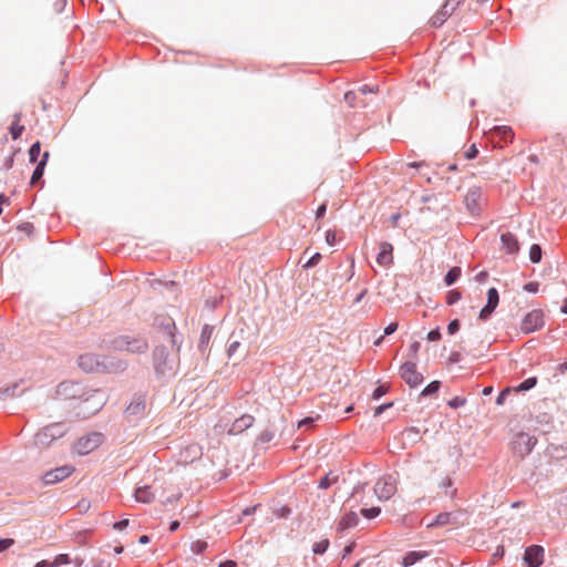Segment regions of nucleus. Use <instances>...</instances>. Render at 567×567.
<instances>
[{
  "instance_id": "obj_64",
  "label": "nucleus",
  "mask_w": 567,
  "mask_h": 567,
  "mask_svg": "<svg viewBox=\"0 0 567 567\" xmlns=\"http://www.w3.org/2000/svg\"><path fill=\"white\" fill-rule=\"evenodd\" d=\"M92 567H111V563L105 559H93Z\"/></svg>"
},
{
  "instance_id": "obj_14",
  "label": "nucleus",
  "mask_w": 567,
  "mask_h": 567,
  "mask_svg": "<svg viewBox=\"0 0 567 567\" xmlns=\"http://www.w3.org/2000/svg\"><path fill=\"white\" fill-rule=\"evenodd\" d=\"M526 567H539L544 563V548L540 545L528 546L523 556Z\"/></svg>"
},
{
  "instance_id": "obj_26",
  "label": "nucleus",
  "mask_w": 567,
  "mask_h": 567,
  "mask_svg": "<svg viewBox=\"0 0 567 567\" xmlns=\"http://www.w3.org/2000/svg\"><path fill=\"white\" fill-rule=\"evenodd\" d=\"M492 135L493 137L498 138V142L504 143L512 142L514 138V132L512 127L505 125L494 126L492 128Z\"/></svg>"
},
{
  "instance_id": "obj_13",
  "label": "nucleus",
  "mask_w": 567,
  "mask_h": 567,
  "mask_svg": "<svg viewBox=\"0 0 567 567\" xmlns=\"http://www.w3.org/2000/svg\"><path fill=\"white\" fill-rule=\"evenodd\" d=\"M74 470L75 468L72 465H63L52 468L43 474L42 482L44 485L56 484L69 477L74 472Z\"/></svg>"
},
{
  "instance_id": "obj_55",
  "label": "nucleus",
  "mask_w": 567,
  "mask_h": 567,
  "mask_svg": "<svg viewBox=\"0 0 567 567\" xmlns=\"http://www.w3.org/2000/svg\"><path fill=\"white\" fill-rule=\"evenodd\" d=\"M477 155H478V148H477L476 144H472L465 153V158L471 161V159L476 158Z\"/></svg>"
},
{
  "instance_id": "obj_16",
  "label": "nucleus",
  "mask_w": 567,
  "mask_h": 567,
  "mask_svg": "<svg viewBox=\"0 0 567 567\" xmlns=\"http://www.w3.org/2000/svg\"><path fill=\"white\" fill-rule=\"evenodd\" d=\"M78 363L84 372H100L101 355L96 353H84L79 357Z\"/></svg>"
},
{
  "instance_id": "obj_29",
  "label": "nucleus",
  "mask_w": 567,
  "mask_h": 567,
  "mask_svg": "<svg viewBox=\"0 0 567 567\" xmlns=\"http://www.w3.org/2000/svg\"><path fill=\"white\" fill-rule=\"evenodd\" d=\"M359 524V517L355 512H348L340 520L338 529L346 530L355 527Z\"/></svg>"
},
{
  "instance_id": "obj_34",
  "label": "nucleus",
  "mask_w": 567,
  "mask_h": 567,
  "mask_svg": "<svg viewBox=\"0 0 567 567\" xmlns=\"http://www.w3.org/2000/svg\"><path fill=\"white\" fill-rule=\"evenodd\" d=\"M43 175H44V169L35 166V168L33 169V173L31 175L30 185L31 186H38V185L43 186V184H44Z\"/></svg>"
},
{
  "instance_id": "obj_1",
  "label": "nucleus",
  "mask_w": 567,
  "mask_h": 567,
  "mask_svg": "<svg viewBox=\"0 0 567 567\" xmlns=\"http://www.w3.org/2000/svg\"><path fill=\"white\" fill-rule=\"evenodd\" d=\"M69 431L65 422H55L42 427L34 436V444L41 447H49L53 442L63 437Z\"/></svg>"
},
{
  "instance_id": "obj_54",
  "label": "nucleus",
  "mask_w": 567,
  "mask_h": 567,
  "mask_svg": "<svg viewBox=\"0 0 567 567\" xmlns=\"http://www.w3.org/2000/svg\"><path fill=\"white\" fill-rule=\"evenodd\" d=\"M509 393H511V389H509V388L503 389V390L498 393V395H497V398H496V401H495V402H496V404H497V405H503V404H504V402H505V400H506V399H507V396L509 395Z\"/></svg>"
},
{
  "instance_id": "obj_25",
  "label": "nucleus",
  "mask_w": 567,
  "mask_h": 567,
  "mask_svg": "<svg viewBox=\"0 0 567 567\" xmlns=\"http://www.w3.org/2000/svg\"><path fill=\"white\" fill-rule=\"evenodd\" d=\"M429 551H422V550H411L408 551L403 558H402V566L403 567H411L415 565L416 563L421 561L422 559L429 557Z\"/></svg>"
},
{
  "instance_id": "obj_45",
  "label": "nucleus",
  "mask_w": 567,
  "mask_h": 567,
  "mask_svg": "<svg viewBox=\"0 0 567 567\" xmlns=\"http://www.w3.org/2000/svg\"><path fill=\"white\" fill-rule=\"evenodd\" d=\"M461 298H462V293L457 289L449 290L446 293V303L449 306H453L456 302H458L461 300Z\"/></svg>"
},
{
  "instance_id": "obj_56",
  "label": "nucleus",
  "mask_w": 567,
  "mask_h": 567,
  "mask_svg": "<svg viewBox=\"0 0 567 567\" xmlns=\"http://www.w3.org/2000/svg\"><path fill=\"white\" fill-rule=\"evenodd\" d=\"M523 289L529 293H536L539 289V284L537 281H529L523 286Z\"/></svg>"
},
{
  "instance_id": "obj_18",
  "label": "nucleus",
  "mask_w": 567,
  "mask_h": 567,
  "mask_svg": "<svg viewBox=\"0 0 567 567\" xmlns=\"http://www.w3.org/2000/svg\"><path fill=\"white\" fill-rule=\"evenodd\" d=\"M482 197V189L480 187H472L465 196V205L472 215L480 214V200Z\"/></svg>"
},
{
  "instance_id": "obj_32",
  "label": "nucleus",
  "mask_w": 567,
  "mask_h": 567,
  "mask_svg": "<svg viewBox=\"0 0 567 567\" xmlns=\"http://www.w3.org/2000/svg\"><path fill=\"white\" fill-rule=\"evenodd\" d=\"M19 390V384L18 383H14L10 386H7V388H1L0 389V400H6L8 398H14V396H19L22 391L18 392Z\"/></svg>"
},
{
  "instance_id": "obj_41",
  "label": "nucleus",
  "mask_w": 567,
  "mask_h": 567,
  "mask_svg": "<svg viewBox=\"0 0 567 567\" xmlns=\"http://www.w3.org/2000/svg\"><path fill=\"white\" fill-rule=\"evenodd\" d=\"M72 563V558L69 554H59L54 557L52 564V567H60L63 565H69Z\"/></svg>"
},
{
  "instance_id": "obj_35",
  "label": "nucleus",
  "mask_w": 567,
  "mask_h": 567,
  "mask_svg": "<svg viewBox=\"0 0 567 567\" xmlns=\"http://www.w3.org/2000/svg\"><path fill=\"white\" fill-rule=\"evenodd\" d=\"M441 389V382L440 381H432L430 382L421 392L422 396H432L436 394Z\"/></svg>"
},
{
  "instance_id": "obj_15",
  "label": "nucleus",
  "mask_w": 567,
  "mask_h": 567,
  "mask_svg": "<svg viewBox=\"0 0 567 567\" xmlns=\"http://www.w3.org/2000/svg\"><path fill=\"white\" fill-rule=\"evenodd\" d=\"M100 372L121 373L126 370L127 362L115 357L101 355Z\"/></svg>"
},
{
  "instance_id": "obj_60",
  "label": "nucleus",
  "mask_w": 567,
  "mask_h": 567,
  "mask_svg": "<svg viewBox=\"0 0 567 567\" xmlns=\"http://www.w3.org/2000/svg\"><path fill=\"white\" fill-rule=\"evenodd\" d=\"M49 157H50V153L48 151H45L41 158L35 162L37 163V166L44 169L47 164H48V161H49Z\"/></svg>"
},
{
  "instance_id": "obj_39",
  "label": "nucleus",
  "mask_w": 567,
  "mask_h": 567,
  "mask_svg": "<svg viewBox=\"0 0 567 567\" xmlns=\"http://www.w3.org/2000/svg\"><path fill=\"white\" fill-rule=\"evenodd\" d=\"M235 332H233L229 337V344L227 348V355L229 358L234 357L238 348L240 347V341L238 339H235Z\"/></svg>"
},
{
  "instance_id": "obj_7",
  "label": "nucleus",
  "mask_w": 567,
  "mask_h": 567,
  "mask_svg": "<svg viewBox=\"0 0 567 567\" xmlns=\"http://www.w3.org/2000/svg\"><path fill=\"white\" fill-rule=\"evenodd\" d=\"M400 377L410 388H416L424 381L422 373L416 371V362L413 360H406L401 364Z\"/></svg>"
},
{
  "instance_id": "obj_21",
  "label": "nucleus",
  "mask_w": 567,
  "mask_h": 567,
  "mask_svg": "<svg viewBox=\"0 0 567 567\" xmlns=\"http://www.w3.org/2000/svg\"><path fill=\"white\" fill-rule=\"evenodd\" d=\"M530 427L540 434L549 433L553 425L548 414L543 413L530 420Z\"/></svg>"
},
{
  "instance_id": "obj_51",
  "label": "nucleus",
  "mask_w": 567,
  "mask_h": 567,
  "mask_svg": "<svg viewBox=\"0 0 567 567\" xmlns=\"http://www.w3.org/2000/svg\"><path fill=\"white\" fill-rule=\"evenodd\" d=\"M461 329V321L458 319H453L447 324L449 334H455Z\"/></svg>"
},
{
  "instance_id": "obj_59",
  "label": "nucleus",
  "mask_w": 567,
  "mask_h": 567,
  "mask_svg": "<svg viewBox=\"0 0 567 567\" xmlns=\"http://www.w3.org/2000/svg\"><path fill=\"white\" fill-rule=\"evenodd\" d=\"M324 238H326V243L329 246H334L336 245L337 236H336V233L333 230H331V229L327 230Z\"/></svg>"
},
{
  "instance_id": "obj_50",
  "label": "nucleus",
  "mask_w": 567,
  "mask_h": 567,
  "mask_svg": "<svg viewBox=\"0 0 567 567\" xmlns=\"http://www.w3.org/2000/svg\"><path fill=\"white\" fill-rule=\"evenodd\" d=\"M465 403H466V399L465 398H463V396H454V398H452L447 402V405L451 409H458V408L463 406Z\"/></svg>"
},
{
  "instance_id": "obj_22",
  "label": "nucleus",
  "mask_w": 567,
  "mask_h": 567,
  "mask_svg": "<svg viewBox=\"0 0 567 567\" xmlns=\"http://www.w3.org/2000/svg\"><path fill=\"white\" fill-rule=\"evenodd\" d=\"M255 417L250 414H244L240 417L236 419L228 433L229 434H239L245 430L249 429L254 424Z\"/></svg>"
},
{
  "instance_id": "obj_9",
  "label": "nucleus",
  "mask_w": 567,
  "mask_h": 567,
  "mask_svg": "<svg viewBox=\"0 0 567 567\" xmlns=\"http://www.w3.org/2000/svg\"><path fill=\"white\" fill-rule=\"evenodd\" d=\"M103 442V435L99 432H92L78 440L75 444V451L80 455H87L95 449H97Z\"/></svg>"
},
{
  "instance_id": "obj_8",
  "label": "nucleus",
  "mask_w": 567,
  "mask_h": 567,
  "mask_svg": "<svg viewBox=\"0 0 567 567\" xmlns=\"http://www.w3.org/2000/svg\"><path fill=\"white\" fill-rule=\"evenodd\" d=\"M395 492V480L391 475L380 477L374 485V494L381 502L390 499Z\"/></svg>"
},
{
  "instance_id": "obj_38",
  "label": "nucleus",
  "mask_w": 567,
  "mask_h": 567,
  "mask_svg": "<svg viewBox=\"0 0 567 567\" xmlns=\"http://www.w3.org/2000/svg\"><path fill=\"white\" fill-rule=\"evenodd\" d=\"M536 384H537V378L529 377L518 384L517 390L522 391V392L529 391L533 388H535Z\"/></svg>"
},
{
  "instance_id": "obj_48",
  "label": "nucleus",
  "mask_w": 567,
  "mask_h": 567,
  "mask_svg": "<svg viewBox=\"0 0 567 567\" xmlns=\"http://www.w3.org/2000/svg\"><path fill=\"white\" fill-rule=\"evenodd\" d=\"M389 388L384 384L378 385L372 392L373 400H380L383 395L386 394Z\"/></svg>"
},
{
  "instance_id": "obj_37",
  "label": "nucleus",
  "mask_w": 567,
  "mask_h": 567,
  "mask_svg": "<svg viewBox=\"0 0 567 567\" xmlns=\"http://www.w3.org/2000/svg\"><path fill=\"white\" fill-rule=\"evenodd\" d=\"M41 153V143L39 141L31 144L29 148V161L30 163H35Z\"/></svg>"
},
{
  "instance_id": "obj_31",
  "label": "nucleus",
  "mask_w": 567,
  "mask_h": 567,
  "mask_svg": "<svg viewBox=\"0 0 567 567\" xmlns=\"http://www.w3.org/2000/svg\"><path fill=\"white\" fill-rule=\"evenodd\" d=\"M339 481V475L334 474L332 471L322 476L318 482V487L321 489H327L331 485L336 484Z\"/></svg>"
},
{
  "instance_id": "obj_62",
  "label": "nucleus",
  "mask_w": 567,
  "mask_h": 567,
  "mask_svg": "<svg viewBox=\"0 0 567 567\" xmlns=\"http://www.w3.org/2000/svg\"><path fill=\"white\" fill-rule=\"evenodd\" d=\"M398 322L393 321V322H390L385 328H384V331H383V334L386 337V336H391L393 334L396 330H398Z\"/></svg>"
},
{
  "instance_id": "obj_2",
  "label": "nucleus",
  "mask_w": 567,
  "mask_h": 567,
  "mask_svg": "<svg viewBox=\"0 0 567 567\" xmlns=\"http://www.w3.org/2000/svg\"><path fill=\"white\" fill-rule=\"evenodd\" d=\"M537 442L538 441L536 436L530 435L527 432L520 431L516 433L515 436L513 437L511 446L514 455L524 458L525 456L532 453Z\"/></svg>"
},
{
  "instance_id": "obj_28",
  "label": "nucleus",
  "mask_w": 567,
  "mask_h": 567,
  "mask_svg": "<svg viewBox=\"0 0 567 567\" xmlns=\"http://www.w3.org/2000/svg\"><path fill=\"white\" fill-rule=\"evenodd\" d=\"M134 497L137 502L151 503L154 498V494L152 493L150 485H144L135 488Z\"/></svg>"
},
{
  "instance_id": "obj_27",
  "label": "nucleus",
  "mask_w": 567,
  "mask_h": 567,
  "mask_svg": "<svg viewBox=\"0 0 567 567\" xmlns=\"http://www.w3.org/2000/svg\"><path fill=\"white\" fill-rule=\"evenodd\" d=\"M83 401L85 403H89V402L93 401L94 404H93L92 413H96L104 405V403L106 401V398H105V394H104V392L102 390H94L92 392V394L86 396Z\"/></svg>"
},
{
  "instance_id": "obj_36",
  "label": "nucleus",
  "mask_w": 567,
  "mask_h": 567,
  "mask_svg": "<svg viewBox=\"0 0 567 567\" xmlns=\"http://www.w3.org/2000/svg\"><path fill=\"white\" fill-rule=\"evenodd\" d=\"M330 542L328 538L321 539L312 545V553L315 555H323L328 550Z\"/></svg>"
},
{
  "instance_id": "obj_40",
  "label": "nucleus",
  "mask_w": 567,
  "mask_h": 567,
  "mask_svg": "<svg viewBox=\"0 0 567 567\" xmlns=\"http://www.w3.org/2000/svg\"><path fill=\"white\" fill-rule=\"evenodd\" d=\"M360 513L364 518L373 519L380 515L381 508L379 506H371L368 508H362Z\"/></svg>"
},
{
  "instance_id": "obj_33",
  "label": "nucleus",
  "mask_w": 567,
  "mask_h": 567,
  "mask_svg": "<svg viewBox=\"0 0 567 567\" xmlns=\"http://www.w3.org/2000/svg\"><path fill=\"white\" fill-rule=\"evenodd\" d=\"M542 257H543V250H542L540 245L533 244L529 248V260L533 264H538V262H540Z\"/></svg>"
},
{
  "instance_id": "obj_20",
  "label": "nucleus",
  "mask_w": 567,
  "mask_h": 567,
  "mask_svg": "<svg viewBox=\"0 0 567 567\" xmlns=\"http://www.w3.org/2000/svg\"><path fill=\"white\" fill-rule=\"evenodd\" d=\"M502 248L509 255H517L519 252V243L517 237L511 233L506 231L501 235Z\"/></svg>"
},
{
  "instance_id": "obj_24",
  "label": "nucleus",
  "mask_w": 567,
  "mask_h": 567,
  "mask_svg": "<svg viewBox=\"0 0 567 567\" xmlns=\"http://www.w3.org/2000/svg\"><path fill=\"white\" fill-rule=\"evenodd\" d=\"M450 524H457V519L453 513L442 512L436 517L426 525L427 528L442 527Z\"/></svg>"
},
{
  "instance_id": "obj_10",
  "label": "nucleus",
  "mask_w": 567,
  "mask_h": 567,
  "mask_svg": "<svg viewBox=\"0 0 567 567\" xmlns=\"http://www.w3.org/2000/svg\"><path fill=\"white\" fill-rule=\"evenodd\" d=\"M56 396L61 400L81 399L83 388L79 382L63 381L56 386Z\"/></svg>"
},
{
  "instance_id": "obj_47",
  "label": "nucleus",
  "mask_w": 567,
  "mask_h": 567,
  "mask_svg": "<svg viewBox=\"0 0 567 567\" xmlns=\"http://www.w3.org/2000/svg\"><path fill=\"white\" fill-rule=\"evenodd\" d=\"M24 131V126L20 125L18 123H12L9 127L10 135L12 140H18L21 137L22 133Z\"/></svg>"
},
{
  "instance_id": "obj_23",
  "label": "nucleus",
  "mask_w": 567,
  "mask_h": 567,
  "mask_svg": "<svg viewBox=\"0 0 567 567\" xmlns=\"http://www.w3.org/2000/svg\"><path fill=\"white\" fill-rule=\"evenodd\" d=\"M215 327L210 324H204L200 331L199 340H198V351L202 355H205L208 351L209 341L213 334Z\"/></svg>"
},
{
  "instance_id": "obj_49",
  "label": "nucleus",
  "mask_w": 567,
  "mask_h": 567,
  "mask_svg": "<svg viewBox=\"0 0 567 567\" xmlns=\"http://www.w3.org/2000/svg\"><path fill=\"white\" fill-rule=\"evenodd\" d=\"M320 260H321V254L316 252L306 261V264L303 265V268H306V269L313 268L315 266H317L319 264Z\"/></svg>"
},
{
  "instance_id": "obj_17",
  "label": "nucleus",
  "mask_w": 567,
  "mask_h": 567,
  "mask_svg": "<svg viewBox=\"0 0 567 567\" xmlns=\"http://www.w3.org/2000/svg\"><path fill=\"white\" fill-rule=\"evenodd\" d=\"M461 2L462 0H458L455 6L451 7L450 0L445 1L441 9L431 18V25L440 28Z\"/></svg>"
},
{
  "instance_id": "obj_6",
  "label": "nucleus",
  "mask_w": 567,
  "mask_h": 567,
  "mask_svg": "<svg viewBox=\"0 0 567 567\" xmlns=\"http://www.w3.org/2000/svg\"><path fill=\"white\" fill-rule=\"evenodd\" d=\"M544 324L545 320L543 310L534 309L524 316L520 322V331L524 334H529L540 330L544 327Z\"/></svg>"
},
{
  "instance_id": "obj_44",
  "label": "nucleus",
  "mask_w": 567,
  "mask_h": 567,
  "mask_svg": "<svg viewBox=\"0 0 567 567\" xmlns=\"http://www.w3.org/2000/svg\"><path fill=\"white\" fill-rule=\"evenodd\" d=\"M496 308H497V307H494V306H491V305H487V303H486V305L481 309V311H480V313H478V319H480L481 321H487V320L492 317V315L494 313V311H495V309H496Z\"/></svg>"
},
{
  "instance_id": "obj_30",
  "label": "nucleus",
  "mask_w": 567,
  "mask_h": 567,
  "mask_svg": "<svg viewBox=\"0 0 567 567\" xmlns=\"http://www.w3.org/2000/svg\"><path fill=\"white\" fill-rule=\"evenodd\" d=\"M462 270L460 267L455 266L447 270V272L444 276V284L450 287L453 286L461 277Z\"/></svg>"
},
{
  "instance_id": "obj_63",
  "label": "nucleus",
  "mask_w": 567,
  "mask_h": 567,
  "mask_svg": "<svg viewBox=\"0 0 567 567\" xmlns=\"http://www.w3.org/2000/svg\"><path fill=\"white\" fill-rule=\"evenodd\" d=\"M130 524L127 518L120 519L113 524L115 530H124Z\"/></svg>"
},
{
  "instance_id": "obj_46",
  "label": "nucleus",
  "mask_w": 567,
  "mask_h": 567,
  "mask_svg": "<svg viewBox=\"0 0 567 567\" xmlns=\"http://www.w3.org/2000/svg\"><path fill=\"white\" fill-rule=\"evenodd\" d=\"M208 547L207 542L198 539L192 543L190 549L196 555H202Z\"/></svg>"
},
{
  "instance_id": "obj_57",
  "label": "nucleus",
  "mask_w": 567,
  "mask_h": 567,
  "mask_svg": "<svg viewBox=\"0 0 567 567\" xmlns=\"http://www.w3.org/2000/svg\"><path fill=\"white\" fill-rule=\"evenodd\" d=\"M14 544L12 538H0V553L8 550Z\"/></svg>"
},
{
  "instance_id": "obj_42",
  "label": "nucleus",
  "mask_w": 567,
  "mask_h": 567,
  "mask_svg": "<svg viewBox=\"0 0 567 567\" xmlns=\"http://www.w3.org/2000/svg\"><path fill=\"white\" fill-rule=\"evenodd\" d=\"M487 305L497 307L499 303V293L495 287H492L487 290Z\"/></svg>"
},
{
  "instance_id": "obj_5",
  "label": "nucleus",
  "mask_w": 567,
  "mask_h": 567,
  "mask_svg": "<svg viewBox=\"0 0 567 567\" xmlns=\"http://www.w3.org/2000/svg\"><path fill=\"white\" fill-rule=\"evenodd\" d=\"M153 367L157 375H165L168 371L173 370L169 352L163 344L156 346L153 350Z\"/></svg>"
},
{
  "instance_id": "obj_12",
  "label": "nucleus",
  "mask_w": 567,
  "mask_h": 567,
  "mask_svg": "<svg viewBox=\"0 0 567 567\" xmlns=\"http://www.w3.org/2000/svg\"><path fill=\"white\" fill-rule=\"evenodd\" d=\"M269 427L262 431L258 441L262 444L269 443L274 440L277 432H282L285 429V417L282 415H274L269 419Z\"/></svg>"
},
{
  "instance_id": "obj_4",
  "label": "nucleus",
  "mask_w": 567,
  "mask_h": 567,
  "mask_svg": "<svg viewBox=\"0 0 567 567\" xmlns=\"http://www.w3.org/2000/svg\"><path fill=\"white\" fill-rule=\"evenodd\" d=\"M112 347L118 351L143 353L147 350L148 344L144 339H135L127 336H122L113 340Z\"/></svg>"
},
{
  "instance_id": "obj_52",
  "label": "nucleus",
  "mask_w": 567,
  "mask_h": 567,
  "mask_svg": "<svg viewBox=\"0 0 567 567\" xmlns=\"http://www.w3.org/2000/svg\"><path fill=\"white\" fill-rule=\"evenodd\" d=\"M441 338H442V333H441V329L439 327L429 331V333L426 336V339L430 342L439 341Z\"/></svg>"
},
{
  "instance_id": "obj_19",
  "label": "nucleus",
  "mask_w": 567,
  "mask_h": 567,
  "mask_svg": "<svg viewBox=\"0 0 567 567\" xmlns=\"http://www.w3.org/2000/svg\"><path fill=\"white\" fill-rule=\"evenodd\" d=\"M377 262L382 267H388L393 262V246L388 241H382L379 246Z\"/></svg>"
},
{
  "instance_id": "obj_11",
  "label": "nucleus",
  "mask_w": 567,
  "mask_h": 567,
  "mask_svg": "<svg viewBox=\"0 0 567 567\" xmlns=\"http://www.w3.org/2000/svg\"><path fill=\"white\" fill-rule=\"evenodd\" d=\"M146 410V398L143 394H135L125 409V416L130 421H136L144 416Z\"/></svg>"
},
{
  "instance_id": "obj_58",
  "label": "nucleus",
  "mask_w": 567,
  "mask_h": 567,
  "mask_svg": "<svg viewBox=\"0 0 567 567\" xmlns=\"http://www.w3.org/2000/svg\"><path fill=\"white\" fill-rule=\"evenodd\" d=\"M14 155H16V151L12 152L3 162V165H2V169L4 171H9L12 168L13 166V163H14Z\"/></svg>"
},
{
  "instance_id": "obj_61",
  "label": "nucleus",
  "mask_w": 567,
  "mask_h": 567,
  "mask_svg": "<svg viewBox=\"0 0 567 567\" xmlns=\"http://www.w3.org/2000/svg\"><path fill=\"white\" fill-rule=\"evenodd\" d=\"M49 157H50V153L48 151H45L41 158L35 162L37 163V166L44 169L47 164H48V161H49Z\"/></svg>"
},
{
  "instance_id": "obj_3",
  "label": "nucleus",
  "mask_w": 567,
  "mask_h": 567,
  "mask_svg": "<svg viewBox=\"0 0 567 567\" xmlns=\"http://www.w3.org/2000/svg\"><path fill=\"white\" fill-rule=\"evenodd\" d=\"M154 324L161 330L163 337L171 341L172 347L179 351L183 337L177 333L175 321L172 318H156Z\"/></svg>"
},
{
  "instance_id": "obj_43",
  "label": "nucleus",
  "mask_w": 567,
  "mask_h": 567,
  "mask_svg": "<svg viewBox=\"0 0 567 567\" xmlns=\"http://www.w3.org/2000/svg\"><path fill=\"white\" fill-rule=\"evenodd\" d=\"M421 348V343L419 341H413L408 349L406 358L408 360L417 361V352Z\"/></svg>"
},
{
  "instance_id": "obj_53",
  "label": "nucleus",
  "mask_w": 567,
  "mask_h": 567,
  "mask_svg": "<svg viewBox=\"0 0 567 567\" xmlns=\"http://www.w3.org/2000/svg\"><path fill=\"white\" fill-rule=\"evenodd\" d=\"M315 422H316V419H315V417H312V416H307V417H305V419H302V420L298 421V423H297V427H298V429H301V427H312V426H313V424H315Z\"/></svg>"
}]
</instances>
